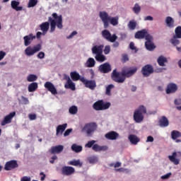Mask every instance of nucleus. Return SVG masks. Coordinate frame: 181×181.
<instances>
[{
	"instance_id": "obj_49",
	"label": "nucleus",
	"mask_w": 181,
	"mask_h": 181,
	"mask_svg": "<svg viewBox=\"0 0 181 181\" xmlns=\"http://www.w3.org/2000/svg\"><path fill=\"white\" fill-rule=\"evenodd\" d=\"M129 48H130V49H132V50H134V53H135V54H136V53L138 52V51H139V49H137V47H135L134 42H130V44H129Z\"/></svg>"
},
{
	"instance_id": "obj_63",
	"label": "nucleus",
	"mask_w": 181,
	"mask_h": 181,
	"mask_svg": "<svg viewBox=\"0 0 181 181\" xmlns=\"http://www.w3.org/2000/svg\"><path fill=\"white\" fill-rule=\"evenodd\" d=\"M174 104L175 105H180L181 104V100L180 99H175V101H174Z\"/></svg>"
},
{
	"instance_id": "obj_3",
	"label": "nucleus",
	"mask_w": 181,
	"mask_h": 181,
	"mask_svg": "<svg viewBox=\"0 0 181 181\" xmlns=\"http://www.w3.org/2000/svg\"><path fill=\"white\" fill-rule=\"evenodd\" d=\"M99 17L103 23L104 28H109V23H110L113 26H117V25H118V18L110 16L106 11H100Z\"/></svg>"
},
{
	"instance_id": "obj_47",
	"label": "nucleus",
	"mask_w": 181,
	"mask_h": 181,
	"mask_svg": "<svg viewBox=\"0 0 181 181\" xmlns=\"http://www.w3.org/2000/svg\"><path fill=\"white\" fill-rule=\"evenodd\" d=\"M37 4V0H30L28 1V8H33L35 7Z\"/></svg>"
},
{
	"instance_id": "obj_5",
	"label": "nucleus",
	"mask_w": 181,
	"mask_h": 181,
	"mask_svg": "<svg viewBox=\"0 0 181 181\" xmlns=\"http://www.w3.org/2000/svg\"><path fill=\"white\" fill-rule=\"evenodd\" d=\"M111 107L110 102L105 103L103 100H99L93 103V108L95 110H105Z\"/></svg>"
},
{
	"instance_id": "obj_13",
	"label": "nucleus",
	"mask_w": 181,
	"mask_h": 181,
	"mask_svg": "<svg viewBox=\"0 0 181 181\" xmlns=\"http://www.w3.org/2000/svg\"><path fill=\"white\" fill-rule=\"evenodd\" d=\"M98 71L102 74H107L112 71L111 65L105 62L98 66Z\"/></svg>"
},
{
	"instance_id": "obj_46",
	"label": "nucleus",
	"mask_w": 181,
	"mask_h": 181,
	"mask_svg": "<svg viewBox=\"0 0 181 181\" xmlns=\"http://www.w3.org/2000/svg\"><path fill=\"white\" fill-rule=\"evenodd\" d=\"M96 144V141L95 140H92V141H88V143L85 145V147L87 148H92L94 146V145H95Z\"/></svg>"
},
{
	"instance_id": "obj_58",
	"label": "nucleus",
	"mask_w": 181,
	"mask_h": 181,
	"mask_svg": "<svg viewBox=\"0 0 181 181\" xmlns=\"http://www.w3.org/2000/svg\"><path fill=\"white\" fill-rule=\"evenodd\" d=\"M45 52H40L38 54H37V57L40 59H42L45 58Z\"/></svg>"
},
{
	"instance_id": "obj_18",
	"label": "nucleus",
	"mask_w": 181,
	"mask_h": 181,
	"mask_svg": "<svg viewBox=\"0 0 181 181\" xmlns=\"http://www.w3.org/2000/svg\"><path fill=\"white\" fill-rule=\"evenodd\" d=\"M97 129L96 123H89L88 124H86L84 127V129H86V134L88 135H90L93 132H94Z\"/></svg>"
},
{
	"instance_id": "obj_2",
	"label": "nucleus",
	"mask_w": 181,
	"mask_h": 181,
	"mask_svg": "<svg viewBox=\"0 0 181 181\" xmlns=\"http://www.w3.org/2000/svg\"><path fill=\"white\" fill-rule=\"evenodd\" d=\"M137 67L124 68L120 74L115 69L112 74V78L116 83H122L124 82L125 78L132 77L137 72Z\"/></svg>"
},
{
	"instance_id": "obj_45",
	"label": "nucleus",
	"mask_w": 181,
	"mask_h": 181,
	"mask_svg": "<svg viewBox=\"0 0 181 181\" xmlns=\"http://www.w3.org/2000/svg\"><path fill=\"white\" fill-rule=\"evenodd\" d=\"M78 112V107L75 105L71 106L69 107V113L71 115H76Z\"/></svg>"
},
{
	"instance_id": "obj_37",
	"label": "nucleus",
	"mask_w": 181,
	"mask_h": 181,
	"mask_svg": "<svg viewBox=\"0 0 181 181\" xmlns=\"http://www.w3.org/2000/svg\"><path fill=\"white\" fill-rule=\"evenodd\" d=\"M38 85L37 83H33L28 85V92L33 93L37 90Z\"/></svg>"
},
{
	"instance_id": "obj_7",
	"label": "nucleus",
	"mask_w": 181,
	"mask_h": 181,
	"mask_svg": "<svg viewBox=\"0 0 181 181\" xmlns=\"http://www.w3.org/2000/svg\"><path fill=\"white\" fill-rule=\"evenodd\" d=\"M101 35L105 40L110 42H115L117 40V36L115 34L112 35L111 33L106 29L101 32Z\"/></svg>"
},
{
	"instance_id": "obj_4",
	"label": "nucleus",
	"mask_w": 181,
	"mask_h": 181,
	"mask_svg": "<svg viewBox=\"0 0 181 181\" xmlns=\"http://www.w3.org/2000/svg\"><path fill=\"white\" fill-rule=\"evenodd\" d=\"M146 113V108L144 105H140L134 112V120L136 123H141L144 121V114Z\"/></svg>"
},
{
	"instance_id": "obj_60",
	"label": "nucleus",
	"mask_w": 181,
	"mask_h": 181,
	"mask_svg": "<svg viewBox=\"0 0 181 181\" xmlns=\"http://www.w3.org/2000/svg\"><path fill=\"white\" fill-rule=\"evenodd\" d=\"M145 21H153V18L151 16H147L144 18Z\"/></svg>"
},
{
	"instance_id": "obj_59",
	"label": "nucleus",
	"mask_w": 181,
	"mask_h": 181,
	"mask_svg": "<svg viewBox=\"0 0 181 181\" xmlns=\"http://www.w3.org/2000/svg\"><path fill=\"white\" fill-rule=\"evenodd\" d=\"M5 56H6V52H4V51H0V61H1Z\"/></svg>"
},
{
	"instance_id": "obj_51",
	"label": "nucleus",
	"mask_w": 181,
	"mask_h": 181,
	"mask_svg": "<svg viewBox=\"0 0 181 181\" xmlns=\"http://www.w3.org/2000/svg\"><path fill=\"white\" fill-rule=\"evenodd\" d=\"M122 61L123 63H126L129 61V57H128V54H122Z\"/></svg>"
},
{
	"instance_id": "obj_1",
	"label": "nucleus",
	"mask_w": 181,
	"mask_h": 181,
	"mask_svg": "<svg viewBox=\"0 0 181 181\" xmlns=\"http://www.w3.org/2000/svg\"><path fill=\"white\" fill-rule=\"evenodd\" d=\"M53 17L48 18V22H44L40 25V30L42 31V34L45 35L50 28V33H54L56 30V28L59 29L63 28V18L62 16L58 14L57 13H53L52 14Z\"/></svg>"
},
{
	"instance_id": "obj_36",
	"label": "nucleus",
	"mask_w": 181,
	"mask_h": 181,
	"mask_svg": "<svg viewBox=\"0 0 181 181\" xmlns=\"http://www.w3.org/2000/svg\"><path fill=\"white\" fill-rule=\"evenodd\" d=\"M68 165L81 168L83 165V163H81L80 160H74L72 161H69V163H68Z\"/></svg>"
},
{
	"instance_id": "obj_57",
	"label": "nucleus",
	"mask_w": 181,
	"mask_h": 181,
	"mask_svg": "<svg viewBox=\"0 0 181 181\" xmlns=\"http://www.w3.org/2000/svg\"><path fill=\"white\" fill-rule=\"evenodd\" d=\"M154 141V138L152 136H147V140L146 141V142L147 143H153Z\"/></svg>"
},
{
	"instance_id": "obj_25",
	"label": "nucleus",
	"mask_w": 181,
	"mask_h": 181,
	"mask_svg": "<svg viewBox=\"0 0 181 181\" xmlns=\"http://www.w3.org/2000/svg\"><path fill=\"white\" fill-rule=\"evenodd\" d=\"M66 128H67V123H64L63 124H59V126L57 127L56 136H58L59 134H62Z\"/></svg>"
},
{
	"instance_id": "obj_30",
	"label": "nucleus",
	"mask_w": 181,
	"mask_h": 181,
	"mask_svg": "<svg viewBox=\"0 0 181 181\" xmlns=\"http://www.w3.org/2000/svg\"><path fill=\"white\" fill-rule=\"evenodd\" d=\"M165 23L167 24L168 28H175V21L174 19L170 17V16H168L165 19Z\"/></svg>"
},
{
	"instance_id": "obj_31",
	"label": "nucleus",
	"mask_w": 181,
	"mask_h": 181,
	"mask_svg": "<svg viewBox=\"0 0 181 181\" xmlns=\"http://www.w3.org/2000/svg\"><path fill=\"white\" fill-rule=\"evenodd\" d=\"M95 59L98 62L103 63L104 62L106 61V57L103 53H100V54H95Z\"/></svg>"
},
{
	"instance_id": "obj_55",
	"label": "nucleus",
	"mask_w": 181,
	"mask_h": 181,
	"mask_svg": "<svg viewBox=\"0 0 181 181\" xmlns=\"http://www.w3.org/2000/svg\"><path fill=\"white\" fill-rule=\"evenodd\" d=\"M57 159H58V157H57L56 155H54V156H53L50 158L49 163H50L51 164H54V162H55V160H57Z\"/></svg>"
},
{
	"instance_id": "obj_40",
	"label": "nucleus",
	"mask_w": 181,
	"mask_h": 181,
	"mask_svg": "<svg viewBox=\"0 0 181 181\" xmlns=\"http://www.w3.org/2000/svg\"><path fill=\"white\" fill-rule=\"evenodd\" d=\"M71 149L76 153H79L82 151L83 148L81 146H78L77 144H74L72 145Z\"/></svg>"
},
{
	"instance_id": "obj_27",
	"label": "nucleus",
	"mask_w": 181,
	"mask_h": 181,
	"mask_svg": "<svg viewBox=\"0 0 181 181\" xmlns=\"http://www.w3.org/2000/svg\"><path fill=\"white\" fill-rule=\"evenodd\" d=\"M92 149L95 151H105L108 150V146H100L98 144H95L93 146Z\"/></svg>"
},
{
	"instance_id": "obj_12",
	"label": "nucleus",
	"mask_w": 181,
	"mask_h": 181,
	"mask_svg": "<svg viewBox=\"0 0 181 181\" xmlns=\"http://www.w3.org/2000/svg\"><path fill=\"white\" fill-rule=\"evenodd\" d=\"M75 173V168L72 166L64 165L62 168V174L65 176H70Z\"/></svg>"
},
{
	"instance_id": "obj_9",
	"label": "nucleus",
	"mask_w": 181,
	"mask_h": 181,
	"mask_svg": "<svg viewBox=\"0 0 181 181\" xmlns=\"http://www.w3.org/2000/svg\"><path fill=\"white\" fill-rule=\"evenodd\" d=\"M141 72L144 77H148L154 72V69L152 65L146 64L141 68Z\"/></svg>"
},
{
	"instance_id": "obj_54",
	"label": "nucleus",
	"mask_w": 181,
	"mask_h": 181,
	"mask_svg": "<svg viewBox=\"0 0 181 181\" xmlns=\"http://www.w3.org/2000/svg\"><path fill=\"white\" fill-rule=\"evenodd\" d=\"M170 176H172V173H167L164 175H162L161 179L163 180H168L170 177Z\"/></svg>"
},
{
	"instance_id": "obj_29",
	"label": "nucleus",
	"mask_w": 181,
	"mask_h": 181,
	"mask_svg": "<svg viewBox=\"0 0 181 181\" xmlns=\"http://www.w3.org/2000/svg\"><path fill=\"white\" fill-rule=\"evenodd\" d=\"M20 5V2L19 1H12L11 3V8L15 10L16 11H23V7H21V6Z\"/></svg>"
},
{
	"instance_id": "obj_62",
	"label": "nucleus",
	"mask_w": 181,
	"mask_h": 181,
	"mask_svg": "<svg viewBox=\"0 0 181 181\" xmlns=\"http://www.w3.org/2000/svg\"><path fill=\"white\" fill-rule=\"evenodd\" d=\"M128 36L125 33H121L120 34V38L121 40H125Z\"/></svg>"
},
{
	"instance_id": "obj_16",
	"label": "nucleus",
	"mask_w": 181,
	"mask_h": 181,
	"mask_svg": "<svg viewBox=\"0 0 181 181\" xmlns=\"http://www.w3.org/2000/svg\"><path fill=\"white\" fill-rule=\"evenodd\" d=\"M16 112H11L8 115H6L4 117V119L1 122V125L2 127H4L5 125L10 124L12 122V119L16 116Z\"/></svg>"
},
{
	"instance_id": "obj_20",
	"label": "nucleus",
	"mask_w": 181,
	"mask_h": 181,
	"mask_svg": "<svg viewBox=\"0 0 181 181\" xmlns=\"http://www.w3.org/2000/svg\"><path fill=\"white\" fill-rule=\"evenodd\" d=\"M64 150V146L62 145H59V146H52L49 150V152L51 154H59L62 153Z\"/></svg>"
},
{
	"instance_id": "obj_14",
	"label": "nucleus",
	"mask_w": 181,
	"mask_h": 181,
	"mask_svg": "<svg viewBox=\"0 0 181 181\" xmlns=\"http://www.w3.org/2000/svg\"><path fill=\"white\" fill-rule=\"evenodd\" d=\"M147 36H152L150 34H148L147 30L143 29L141 30H139L135 33L134 37L136 39H144L146 40Z\"/></svg>"
},
{
	"instance_id": "obj_8",
	"label": "nucleus",
	"mask_w": 181,
	"mask_h": 181,
	"mask_svg": "<svg viewBox=\"0 0 181 181\" xmlns=\"http://www.w3.org/2000/svg\"><path fill=\"white\" fill-rule=\"evenodd\" d=\"M81 81L83 83L86 88H88L92 90H94L97 87L96 81L94 80L88 81L85 79V78L81 77Z\"/></svg>"
},
{
	"instance_id": "obj_53",
	"label": "nucleus",
	"mask_w": 181,
	"mask_h": 181,
	"mask_svg": "<svg viewBox=\"0 0 181 181\" xmlns=\"http://www.w3.org/2000/svg\"><path fill=\"white\" fill-rule=\"evenodd\" d=\"M73 132V129H68L66 131L64 132V136L67 137L70 135V134Z\"/></svg>"
},
{
	"instance_id": "obj_26",
	"label": "nucleus",
	"mask_w": 181,
	"mask_h": 181,
	"mask_svg": "<svg viewBox=\"0 0 181 181\" xmlns=\"http://www.w3.org/2000/svg\"><path fill=\"white\" fill-rule=\"evenodd\" d=\"M158 124L161 128L167 127H169V120L165 116H163L159 119Z\"/></svg>"
},
{
	"instance_id": "obj_28",
	"label": "nucleus",
	"mask_w": 181,
	"mask_h": 181,
	"mask_svg": "<svg viewBox=\"0 0 181 181\" xmlns=\"http://www.w3.org/2000/svg\"><path fill=\"white\" fill-rule=\"evenodd\" d=\"M177 156V152H173L172 156H168L170 161L172 162L175 165H179L180 162V159L176 158Z\"/></svg>"
},
{
	"instance_id": "obj_33",
	"label": "nucleus",
	"mask_w": 181,
	"mask_h": 181,
	"mask_svg": "<svg viewBox=\"0 0 181 181\" xmlns=\"http://www.w3.org/2000/svg\"><path fill=\"white\" fill-rule=\"evenodd\" d=\"M157 62L159 64V66H160L161 67H163L164 66H165V64L168 63V59H166V57L163 56H160L158 58Z\"/></svg>"
},
{
	"instance_id": "obj_41",
	"label": "nucleus",
	"mask_w": 181,
	"mask_h": 181,
	"mask_svg": "<svg viewBox=\"0 0 181 181\" xmlns=\"http://www.w3.org/2000/svg\"><path fill=\"white\" fill-rule=\"evenodd\" d=\"M175 35H174L175 37L178 39H181V26H177L175 30Z\"/></svg>"
},
{
	"instance_id": "obj_50",
	"label": "nucleus",
	"mask_w": 181,
	"mask_h": 181,
	"mask_svg": "<svg viewBox=\"0 0 181 181\" xmlns=\"http://www.w3.org/2000/svg\"><path fill=\"white\" fill-rule=\"evenodd\" d=\"M111 52V47L110 45H105L104 49H103V52L105 55H107L110 54V52Z\"/></svg>"
},
{
	"instance_id": "obj_6",
	"label": "nucleus",
	"mask_w": 181,
	"mask_h": 181,
	"mask_svg": "<svg viewBox=\"0 0 181 181\" xmlns=\"http://www.w3.org/2000/svg\"><path fill=\"white\" fill-rule=\"evenodd\" d=\"M42 49V45L41 44H37V45H35V47H27L25 48L24 52L25 54L28 57L33 56L35 54L37 53Z\"/></svg>"
},
{
	"instance_id": "obj_23",
	"label": "nucleus",
	"mask_w": 181,
	"mask_h": 181,
	"mask_svg": "<svg viewBox=\"0 0 181 181\" xmlns=\"http://www.w3.org/2000/svg\"><path fill=\"white\" fill-rule=\"evenodd\" d=\"M103 48L104 45H94V47H92V53L93 54H100L103 53Z\"/></svg>"
},
{
	"instance_id": "obj_52",
	"label": "nucleus",
	"mask_w": 181,
	"mask_h": 181,
	"mask_svg": "<svg viewBox=\"0 0 181 181\" xmlns=\"http://www.w3.org/2000/svg\"><path fill=\"white\" fill-rule=\"evenodd\" d=\"M21 103H22V104L27 105V104H29V100L27 98H25L24 96H21Z\"/></svg>"
},
{
	"instance_id": "obj_10",
	"label": "nucleus",
	"mask_w": 181,
	"mask_h": 181,
	"mask_svg": "<svg viewBox=\"0 0 181 181\" xmlns=\"http://www.w3.org/2000/svg\"><path fill=\"white\" fill-rule=\"evenodd\" d=\"M19 167L18 163L16 160H10L6 163L4 170L6 171H11Z\"/></svg>"
},
{
	"instance_id": "obj_35",
	"label": "nucleus",
	"mask_w": 181,
	"mask_h": 181,
	"mask_svg": "<svg viewBox=\"0 0 181 181\" xmlns=\"http://www.w3.org/2000/svg\"><path fill=\"white\" fill-rule=\"evenodd\" d=\"M70 75H71V78H72V80H73L74 81H78V80H80V81H81V76L79 75V74L77 73L76 71H72V72H71Z\"/></svg>"
},
{
	"instance_id": "obj_38",
	"label": "nucleus",
	"mask_w": 181,
	"mask_h": 181,
	"mask_svg": "<svg viewBox=\"0 0 181 181\" xmlns=\"http://www.w3.org/2000/svg\"><path fill=\"white\" fill-rule=\"evenodd\" d=\"M129 30H134L137 26V23L135 21H130L127 25Z\"/></svg>"
},
{
	"instance_id": "obj_64",
	"label": "nucleus",
	"mask_w": 181,
	"mask_h": 181,
	"mask_svg": "<svg viewBox=\"0 0 181 181\" xmlns=\"http://www.w3.org/2000/svg\"><path fill=\"white\" fill-rule=\"evenodd\" d=\"M76 35H77V32L76 31H74L71 35H69V36H68V39H71L74 36H75Z\"/></svg>"
},
{
	"instance_id": "obj_11",
	"label": "nucleus",
	"mask_w": 181,
	"mask_h": 181,
	"mask_svg": "<svg viewBox=\"0 0 181 181\" xmlns=\"http://www.w3.org/2000/svg\"><path fill=\"white\" fill-rule=\"evenodd\" d=\"M145 42V47L148 51H153L156 49V45H154L153 40V38L152 36H147Z\"/></svg>"
},
{
	"instance_id": "obj_34",
	"label": "nucleus",
	"mask_w": 181,
	"mask_h": 181,
	"mask_svg": "<svg viewBox=\"0 0 181 181\" xmlns=\"http://www.w3.org/2000/svg\"><path fill=\"white\" fill-rule=\"evenodd\" d=\"M86 67H95V64H96V62L94 58L93 57H89L86 63Z\"/></svg>"
},
{
	"instance_id": "obj_44",
	"label": "nucleus",
	"mask_w": 181,
	"mask_h": 181,
	"mask_svg": "<svg viewBox=\"0 0 181 181\" xmlns=\"http://www.w3.org/2000/svg\"><path fill=\"white\" fill-rule=\"evenodd\" d=\"M115 88L114 85H107L105 90V95H111V90Z\"/></svg>"
},
{
	"instance_id": "obj_61",
	"label": "nucleus",
	"mask_w": 181,
	"mask_h": 181,
	"mask_svg": "<svg viewBox=\"0 0 181 181\" xmlns=\"http://www.w3.org/2000/svg\"><path fill=\"white\" fill-rule=\"evenodd\" d=\"M28 118H30V120H35L37 118V116L35 114H30L28 115Z\"/></svg>"
},
{
	"instance_id": "obj_39",
	"label": "nucleus",
	"mask_w": 181,
	"mask_h": 181,
	"mask_svg": "<svg viewBox=\"0 0 181 181\" xmlns=\"http://www.w3.org/2000/svg\"><path fill=\"white\" fill-rule=\"evenodd\" d=\"M141 7L138 4V3H136L133 7V11L135 14L139 15L141 12Z\"/></svg>"
},
{
	"instance_id": "obj_15",
	"label": "nucleus",
	"mask_w": 181,
	"mask_h": 181,
	"mask_svg": "<svg viewBox=\"0 0 181 181\" xmlns=\"http://www.w3.org/2000/svg\"><path fill=\"white\" fill-rule=\"evenodd\" d=\"M45 88L50 92L52 95H56L58 94L57 90L54 83L51 82H46L44 85Z\"/></svg>"
},
{
	"instance_id": "obj_17",
	"label": "nucleus",
	"mask_w": 181,
	"mask_h": 181,
	"mask_svg": "<svg viewBox=\"0 0 181 181\" xmlns=\"http://www.w3.org/2000/svg\"><path fill=\"white\" fill-rule=\"evenodd\" d=\"M178 90V86L176 83H168L167 88L165 89L166 94L175 93Z\"/></svg>"
},
{
	"instance_id": "obj_32",
	"label": "nucleus",
	"mask_w": 181,
	"mask_h": 181,
	"mask_svg": "<svg viewBox=\"0 0 181 181\" xmlns=\"http://www.w3.org/2000/svg\"><path fill=\"white\" fill-rule=\"evenodd\" d=\"M179 138H181V132L178 130H173L171 132V139L173 140H177Z\"/></svg>"
},
{
	"instance_id": "obj_48",
	"label": "nucleus",
	"mask_w": 181,
	"mask_h": 181,
	"mask_svg": "<svg viewBox=\"0 0 181 181\" xmlns=\"http://www.w3.org/2000/svg\"><path fill=\"white\" fill-rule=\"evenodd\" d=\"M177 37L173 36V38L170 40V43H172L174 46H177L180 44V40H177Z\"/></svg>"
},
{
	"instance_id": "obj_24",
	"label": "nucleus",
	"mask_w": 181,
	"mask_h": 181,
	"mask_svg": "<svg viewBox=\"0 0 181 181\" xmlns=\"http://www.w3.org/2000/svg\"><path fill=\"white\" fill-rule=\"evenodd\" d=\"M35 36H34L33 34H30L27 36L23 37V40H24V45L25 46H29L33 40L35 39Z\"/></svg>"
},
{
	"instance_id": "obj_43",
	"label": "nucleus",
	"mask_w": 181,
	"mask_h": 181,
	"mask_svg": "<svg viewBox=\"0 0 181 181\" xmlns=\"http://www.w3.org/2000/svg\"><path fill=\"white\" fill-rule=\"evenodd\" d=\"M90 163L95 164L98 162V158L97 156H93L88 158Z\"/></svg>"
},
{
	"instance_id": "obj_56",
	"label": "nucleus",
	"mask_w": 181,
	"mask_h": 181,
	"mask_svg": "<svg viewBox=\"0 0 181 181\" xmlns=\"http://www.w3.org/2000/svg\"><path fill=\"white\" fill-rule=\"evenodd\" d=\"M21 181H31V177L29 176H23L21 178Z\"/></svg>"
},
{
	"instance_id": "obj_19",
	"label": "nucleus",
	"mask_w": 181,
	"mask_h": 181,
	"mask_svg": "<svg viewBox=\"0 0 181 181\" xmlns=\"http://www.w3.org/2000/svg\"><path fill=\"white\" fill-rule=\"evenodd\" d=\"M119 134L115 131H111L105 134V138L107 140L115 141L118 139Z\"/></svg>"
},
{
	"instance_id": "obj_22",
	"label": "nucleus",
	"mask_w": 181,
	"mask_h": 181,
	"mask_svg": "<svg viewBox=\"0 0 181 181\" xmlns=\"http://www.w3.org/2000/svg\"><path fill=\"white\" fill-rule=\"evenodd\" d=\"M128 140L132 145H138V144L141 141L140 138L135 134H129L128 136Z\"/></svg>"
},
{
	"instance_id": "obj_21",
	"label": "nucleus",
	"mask_w": 181,
	"mask_h": 181,
	"mask_svg": "<svg viewBox=\"0 0 181 181\" xmlns=\"http://www.w3.org/2000/svg\"><path fill=\"white\" fill-rule=\"evenodd\" d=\"M64 88L66 89H71L73 91L76 90V85L73 83L69 76H66V83H65Z\"/></svg>"
},
{
	"instance_id": "obj_42",
	"label": "nucleus",
	"mask_w": 181,
	"mask_h": 181,
	"mask_svg": "<svg viewBox=\"0 0 181 181\" xmlns=\"http://www.w3.org/2000/svg\"><path fill=\"white\" fill-rule=\"evenodd\" d=\"M37 76L34 74H30V75H28V76H27V81L28 82H34L37 81Z\"/></svg>"
}]
</instances>
